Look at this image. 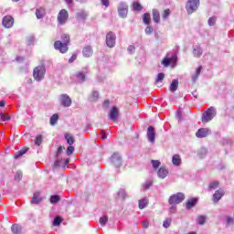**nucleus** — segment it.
Masks as SVG:
<instances>
[{
    "instance_id": "nucleus-1",
    "label": "nucleus",
    "mask_w": 234,
    "mask_h": 234,
    "mask_svg": "<svg viewBox=\"0 0 234 234\" xmlns=\"http://www.w3.org/2000/svg\"><path fill=\"white\" fill-rule=\"evenodd\" d=\"M61 39L63 42L57 40L54 43V48L56 50H59L61 54H65V52L69 50V43H70V37H69V35L67 34H63L61 36Z\"/></svg>"
},
{
    "instance_id": "nucleus-2",
    "label": "nucleus",
    "mask_w": 234,
    "mask_h": 234,
    "mask_svg": "<svg viewBox=\"0 0 234 234\" xmlns=\"http://www.w3.org/2000/svg\"><path fill=\"white\" fill-rule=\"evenodd\" d=\"M45 74H47V69L43 65L36 67L33 70V77L36 81L44 80Z\"/></svg>"
},
{
    "instance_id": "nucleus-3",
    "label": "nucleus",
    "mask_w": 234,
    "mask_h": 234,
    "mask_svg": "<svg viewBox=\"0 0 234 234\" xmlns=\"http://www.w3.org/2000/svg\"><path fill=\"white\" fill-rule=\"evenodd\" d=\"M215 116H217V110L213 107L208 108L202 115L203 123L211 122Z\"/></svg>"
},
{
    "instance_id": "nucleus-4",
    "label": "nucleus",
    "mask_w": 234,
    "mask_h": 234,
    "mask_svg": "<svg viewBox=\"0 0 234 234\" xmlns=\"http://www.w3.org/2000/svg\"><path fill=\"white\" fill-rule=\"evenodd\" d=\"M185 198H186V196L184 195V193L179 192V193L172 195L169 197L168 202H169L170 206H176V204H182V202H184Z\"/></svg>"
},
{
    "instance_id": "nucleus-5",
    "label": "nucleus",
    "mask_w": 234,
    "mask_h": 234,
    "mask_svg": "<svg viewBox=\"0 0 234 234\" xmlns=\"http://www.w3.org/2000/svg\"><path fill=\"white\" fill-rule=\"evenodd\" d=\"M176 53L168 52L165 58L162 60V65L164 67H168L169 65H175L176 63Z\"/></svg>"
},
{
    "instance_id": "nucleus-6",
    "label": "nucleus",
    "mask_w": 234,
    "mask_h": 234,
    "mask_svg": "<svg viewBox=\"0 0 234 234\" xmlns=\"http://www.w3.org/2000/svg\"><path fill=\"white\" fill-rule=\"evenodd\" d=\"M199 5L200 0H188L186 9L188 14H193V12H196L198 9Z\"/></svg>"
},
{
    "instance_id": "nucleus-7",
    "label": "nucleus",
    "mask_w": 234,
    "mask_h": 234,
    "mask_svg": "<svg viewBox=\"0 0 234 234\" xmlns=\"http://www.w3.org/2000/svg\"><path fill=\"white\" fill-rule=\"evenodd\" d=\"M118 14L120 17L125 18L127 17V14H129V5L125 4V2H121L118 5Z\"/></svg>"
},
{
    "instance_id": "nucleus-8",
    "label": "nucleus",
    "mask_w": 234,
    "mask_h": 234,
    "mask_svg": "<svg viewBox=\"0 0 234 234\" xmlns=\"http://www.w3.org/2000/svg\"><path fill=\"white\" fill-rule=\"evenodd\" d=\"M68 19H69V12H67L66 9L60 10L58 15V22L59 23V25H65Z\"/></svg>"
},
{
    "instance_id": "nucleus-9",
    "label": "nucleus",
    "mask_w": 234,
    "mask_h": 234,
    "mask_svg": "<svg viewBox=\"0 0 234 234\" xmlns=\"http://www.w3.org/2000/svg\"><path fill=\"white\" fill-rule=\"evenodd\" d=\"M106 44L110 48H112L116 45V35L112 32H109L106 35Z\"/></svg>"
},
{
    "instance_id": "nucleus-10",
    "label": "nucleus",
    "mask_w": 234,
    "mask_h": 234,
    "mask_svg": "<svg viewBox=\"0 0 234 234\" xmlns=\"http://www.w3.org/2000/svg\"><path fill=\"white\" fill-rule=\"evenodd\" d=\"M59 101L63 107H70L72 105V99L67 94L60 95Z\"/></svg>"
},
{
    "instance_id": "nucleus-11",
    "label": "nucleus",
    "mask_w": 234,
    "mask_h": 234,
    "mask_svg": "<svg viewBox=\"0 0 234 234\" xmlns=\"http://www.w3.org/2000/svg\"><path fill=\"white\" fill-rule=\"evenodd\" d=\"M147 138L148 142L151 144H154V140L156 138V132L154 131V127L149 126L147 130Z\"/></svg>"
},
{
    "instance_id": "nucleus-12",
    "label": "nucleus",
    "mask_w": 234,
    "mask_h": 234,
    "mask_svg": "<svg viewBox=\"0 0 234 234\" xmlns=\"http://www.w3.org/2000/svg\"><path fill=\"white\" fill-rule=\"evenodd\" d=\"M211 133V130L209 128H200L197 133V138H206V136H208V134Z\"/></svg>"
},
{
    "instance_id": "nucleus-13",
    "label": "nucleus",
    "mask_w": 234,
    "mask_h": 234,
    "mask_svg": "<svg viewBox=\"0 0 234 234\" xmlns=\"http://www.w3.org/2000/svg\"><path fill=\"white\" fill-rule=\"evenodd\" d=\"M2 23L5 28H12L14 26V17L6 16L3 18Z\"/></svg>"
},
{
    "instance_id": "nucleus-14",
    "label": "nucleus",
    "mask_w": 234,
    "mask_h": 234,
    "mask_svg": "<svg viewBox=\"0 0 234 234\" xmlns=\"http://www.w3.org/2000/svg\"><path fill=\"white\" fill-rule=\"evenodd\" d=\"M30 202L31 204H41V202H43V197H41V192H35Z\"/></svg>"
},
{
    "instance_id": "nucleus-15",
    "label": "nucleus",
    "mask_w": 234,
    "mask_h": 234,
    "mask_svg": "<svg viewBox=\"0 0 234 234\" xmlns=\"http://www.w3.org/2000/svg\"><path fill=\"white\" fill-rule=\"evenodd\" d=\"M118 114H120V111L116 108V106H113L109 113L110 120H112V122H116L118 120Z\"/></svg>"
},
{
    "instance_id": "nucleus-16",
    "label": "nucleus",
    "mask_w": 234,
    "mask_h": 234,
    "mask_svg": "<svg viewBox=\"0 0 234 234\" xmlns=\"http://www.w3.org/2000/svg\"><path fill=\"white\" fill-rule=\"evenodd\" d=\"M89 74V69L85 68L81 71H79L76 74V78L80 83H83L85 81V75Z\"/></svg>"
},
{
    "instance_id": "nucleus-17",
    "label": "nucleus",
    "mask_w": 234,
    "mask_h": 234,
    "mask_svg": "<svg viewBox=\"0 0 234 234\" xmlns=\"http://www.w3.org/2000/svg\"><path fill=\"white\" fill-rule=\"evenodd\" d=\"M69 162V158L59 159V157H58V159L54 163V165L55 167H65Z\"/></svg>"
},
{
    "instance_id": "nucleus-18",
    "label": "nucleus",
    "mask_w": 234,
    "mask_h": 234,
    "mask_svg": "<svg viewBox=\"0 0 234 234\" xmlns=\"http://www.w3.org/2000/svg\"><path fill=\"white\" fill-rule=\"evenodd\" d=\"M111 160H112V164L117 163V165H122V156L120 155V154L114 153L112 155Z\"/></svg>"
},
{
    "instance_id": "nucleus-19",
    "label": "nucleus",
    "mask_w": 234,
    "mask_h": 234,
    "mask_svg": "<svg viewBox=\"0 0 234 234\" xmlns=\"http://www.w3.org/2000/svg\"><path fill=\"white\" fill-rule=\"evenodd\" d=\"M224 195V190L219 189L215 192L213 195V202L217 203L220 198H222V196Z\"/></svg>"
},
{
    "instance_id": "nucleus-20",
    "label": "nucleus",
    "mask_w": 234,
    "mask_h": 234,
    "mask_svg": "<svg viewBox=\"0 0 234 234\" xmlns=\"http://www.w3.org/2000/svg\"><path fill=\"white\" fill-rule=\"evenodd\" d=\"M169 175V171L165 167H161L158 172L157 176L159 178H165Z\"/></svg>"
},
{
    "instance_id": "nucleus-21",
    "label": "nucleus",
    "mask_w": 234,
    "mask_h": 234,
    "mask_svg": "<svg viewBox=\"0 0 234 234\" xmlns=\"http://www.w3.org/2000/svg\"><path fill=\"white\" fill-rule=\"evenodd\" d=\"M149 205V199L147 197H144L139 200V209H145Z\"/></svg>"
},
{
    "instance_id": "nucleus-22",
    "label": "nucleus",
    "mask_w": 234,
    "mask_h": 234,
    "mask_svg": "<svg viewBox=\"0 0 234 234\" xmlns=\"http://www.w3.org/2000/svg\"><path fill=\"white\" fill-rule=\"evenodd\" d=\"M45 14H47V13L45 11V8H43V7L37 8L36 10V16H37V19H43V17H45Z\"/></svg>"
},
{
    "instance_id": "nucleus-23",
    "label": "nucleus",
    "mask_w": 234,
    "mask_h": 234,
    "mask_svg": "<svg viewBox=\"0 0 234 234\" xmlns=\"http://www.w3.org/2000/svg\"><path fill=\"white\" fill-rule=\"evenodd\" d=\"M198 201L197 198H192V199H189L187 202H186V209H191L192 207H195V206H197V202Z\"/></svg>"
},
{
    "instance_id": "nucleus-24",
    "label": "nucleus",
    "mask_w": 234,
    "mask_h": 234,
    "mask_svg": "<svg viewBox=\"0 0 234 234\" xmlns=\"http://www.w3.org/2000/svg\"><path fill=\"white\" fill-rule=\"evenodd\" d=\"M82 54H83L84 58H90V56H92V48H90L89 46L84 48Z\"/></svg>"
},
{
    "instance_id": "nucleus-25",
    "label": "nucleus",
    "mask_w": 234,
    "mask_h": 234,
    "mask_svg": "<svg viewBox=\"0 0 234 234\" xmlns=\"http://www.w3.org/2000/svg\"><path fill=\"white\" fill-rule=\"evenodd\" d=\"M172 163L174 165H180V164H182V158H180V155L178 154H175L172 158Z\"/></svg>"
},
{
    "instance_id": "nucleus-26",
    "label": "nucleus",
    "mask_w": 234,
    "mask_h": 234,
    "mask_svg": "<svg viewBox=\"0 0 234 234\" xmlns=\"http://www.w3.org/2000/svg\"><path fill=\"white\" fill-rule=\"evenodd\" d=\"M153 19L154 23H160V12L156 9L153 10Z\"/></svg>"
},
{
    "instance_id": "nucleus-27",
    "label": "nucleus",
    "mask_w": 234,
    "mask_h": 234,
    "mask_svg": "<svg viewBox=\"0 0 234 234\" xmlns=\"http://www.w3.org/2000/svg\"><path fill=\"white\" fill-rule=\"evenodd\" d=\"M133 12H142V5L140 2H133L132 6Z\"/></svg>"
},
{
    "instance_id": "nucleus-28",
    "label": "nucleus",
    "mask_w": 234,
    "mask_h": 234,
    "mask_svg": "<svg viewBox=\"0 0 234 234\" xmlns=\"http://www.w3.org/2000/svg\"><path fill=\"white\" fill-rule=\"evenodd\" d=\"M202 72V66H199L197 70L196 73L192 76V81H197L198 80V76H200V73Z\"/></svg>"
},
{
    "instance_id": "nucleus-29",
    "label": "nucleus",
    "mask_w": 234,
    "mask_h": 234,
    "mask_svg": "<svg viewBox=\"0 0 234 234\" xmlns=\"http://www.w3.org/2000/svg\"><path fill=\"white\" fill-rule=\"evenodd\" d=\"M65 139L67 141V144H69V145H73L74 144V136H72V134L66 133L65 134Z\"/></svg>"
},
{
    "instance_id": "nucleus-30",
    "label": "nucleus",
    "mask_w": 234,
    "mask_h": 234,
    "mask_svg": "<svg viewBox=\"0 0 234 234\" xmlns=\"http://www.w3.org/2000/svg\"><path fill=\"white\" fill-rule=\"evenodd\" d=\"M11 230H12V233H14V234H20L21 233V226H19L18 224H14L11 227Z\"/></svg>"
},
{
    "instance_id": "nucleus-31",
    "label": "nucleus",
    "mask_w": 234,
    "mask_h": 234,
    "mask_svg": "<svg viewBox=\"0 0 234 234\" xmlns=\"http://www.w3.org/2000/svg\"><path fill=\"white\" fill-rule=\"evenodd\" d=\"M178 89V80H174L170 85L169 90L171 92H175Z\"/></svg>"
},
{
    "instance_id": "nucleus-32",
    "label": "nucleus",
    "mask_w": 234,
    "mask_h": 234,
    "mask_svg": "<svg viewBox=\"0 0 234 234\" xmlns=\"http://www.w3.org/2000/svg\"><path fill=\"white\" fill-rule=\"evenodd\" d=\"M193 54L196 58H200L201 54H202V48H200L199 46H197L194 50H193Z\"/></svg>"
},
{
    "instance_id": "nucleus-33",
    "label": "nucleus",
    "mask_w": 234,
    "mask_h": 234,
    "mask_svg": "<svg viewBox=\"0 0 234 234\" xmlns=\"http://www.w3.org/2000/svg\"><path fill=\"white\" fill-rule=\"evenodd\" d=\"M27 151H28V148H24L18 152H16L15 154V158L16 160H17V158H21V156H23V154H27Z\"/></svg>"
},
{
    "instance_id": "nucleus-34",
    "label": "nucleus",
    "mask_w": 234,
    "mask_h": 234,
    "mask_svg": "<svg viewBox=\"0 0 234 234\" xmlns=\"http://www.w3.org/2000/svg\"><path fill=\"white\" fill-rule=\"evenodd\" d=\"M143 21L144 25H149L151 23V15L145 13L143 16Z\"/></svg>"
},
{
    "instance_id": "nucleus-35",
    "label": "nucleus",
    "mask_w": 234,
    "mask_h": 234,
    "mask_svg": "<svg viewBox=\"0 0 234 234\" xmlns=\"http://www.w3.org/2000/svg\"><path fill=\"white\" fill-rule=\"evenodd\" d=\"M58 120H59L58 113L53 114L50 118V125H56V123H58Z\"/></svg>"
},
{
    "instance_id": "nucleus-36",
    "label": "nucleus",
    "mask_w": 234,
    "mask_h": 234,
    "mask_svg": "<svg viewBox=\"0 0 234 234\" xmlns=\"http://www.w3.org/2000/svg\"><path fill=\"white\" fill-rule=\"evenodd\" d=\"M107 222H109V217H107V215H104L100 218L101 226H105V224H107Z\"/></svg>"
},
{
    "instance_id": "nucleus-37",
    "label": "nucleus",
    "mask_w": 234,
    "mask_h": 234,
    "mask_svg": "<svg viewBox=\"0 0 234 234\" xmlns=\"http://www.w3.org/2000/svg\"><path fill=\"white\" fill-rule=\"evenodd\" d=\"M49 200L51 204H58V202H59V196L58 195L51 196Z\"/></svg>"
},
{
    "instance_id": "nucleus-38",
    "label": "nucleus",
    "mask_w": 234,
    "mask_h": 234,
    "mask_svg": "<svg viewBox=\"0 0 234 234\" xmlns=\"http://www.w3.org/2000/svg\"><path fill=\"white\" fill-rule=\"evenodd\" d=\"M118 197H119L120 198H122V200L125 199V198H127V193H125V189H121V190H119V192H118Z\"/></svg>"
},
{
    "instance_id": "nucleus-39",
    "label": "nucleus",
    "mask_w": 234,
    "mask_h": 234,
    "mask_svg": "<svg viewBox=\"0 0 234 234\" xmlns=\"http://www.w3.org/2000/svg\"><path fill=\"white\" fill-rule=\"evenodd\" d=\"M98 96H100V93L98 91H93L90 97V101H96V100H98Z\"/></svg>"
},
{
    "instance_id": "nucleus-40",
    "label": "nucleus",
    "mask_w": 234,
    "mask_h": 234,
    "mask_svg": "<svg viewBox=\"0 0 234 234\" xmlns=\"http://www.w3.org/2000/svg\"><path fill=\"white\" fill-rule=\"evenodd\" d=\"M63 219H61V217L57 216L53 220V226H59L61 224Z\"/></svg>"
},
{
    "instance_id": "nucleus-41",
    "label": "nucleus",
    "mask_w": 234,
    "mask_h": 234,
    "mask_svg": "<svg viewBox=\"0 0 234 234\" xmlns=\"http://www.w3.org/2000/svg\"><path fill=\"white\" fill-rule=\"evenodd\" d=\"M10 120V117L6 113H0V121L1 122H8Z\"/></svg>"
},
{
    "instance_id": "nucleus-42",
    "label": "nucleus",
    "mask_w": 234,
    "mask_h": 234,
    "mask_svg": "<svg viewBox=\"0 0 234 234\" xmlns=\"http://www.w3.org/2000/svg\"><path fill=\"white\" fill-rule=\"evenodd\" d=\"M197 224H199L200 226L206 224V216H199L197 218Z\"/></svg>"
},
{
    "instance_id": "nucleus-43",
    "label": "nucleus",
    "mask_w": 234,
    "mask_h": 234,
    "mask_svg": "<svg viewBox=\"0 0 234 234\" xmlns=\"http://www.w3.org/2000/svg\"><path fill=\"white\" fill-rule=\"evenodd\" d=\"M42 143H43V136L42 135H37L36 137V140H35V144L39 146V145H41Z\"/></svg>"
},
{
    "instance_id": "nucleus-44",
    "label": "nucleus",
    "mask_w": 234,
    "mask_h": 234,
    "mask_svg": "<svg viewBox=\"0 0 234 234\" xmlns=\"http://www.w3.org/2000/svg\"><path fill=\"white\" fill-rule=\"evenodd\" d=\"M218 187V182L213 181L209 184L208 189L211 191V189H217Z\"/></svg>"
},
{
    "instance_id": "nucleus-45",
    "label": "nucleus",
    "mask_w": 234,
    "mask_h": 234,
    "mask_svg": "<svg viewBox=\"0 0 234 234\" xmlns=\"http://www.w3.org/2000/svg\"><path fill=\"white\" fill-rule=\"evenodd\" d=\"M169 16H171V10L165 9L163 12L162 17H163V19H167L169 17Z\"/></svg>"
},
{
    "instance_id": "nucleus-46",
    "label": "nucleus",
    "mask_w": 234,
    "mask_h": 234,
    "mask_svg": "<svg viewBox=\"0 0 234 234\" xmlns=\"http://www.w3.org/2000/svg\"><path fill=\"white\" fill-rule=\"evenodd\" d=\"M23 178V173L22 172H16L15 175V180L16 182H19Z\"/></svg>"
},
{
    "instance_id": "nucleus-47",
    "label": "nucleus",
    "mask_w": 234,
    "mask_h": 234,
    "mask_svg": "<svg viewBox=\"0 0 234 234\" xmlns=\"http://www.w3.org/2000/svg\"><path fill=\"white\" fill-rule=\"evenodd\" d=\"M215 23H217V17L216 16H211L208 19V25L209 27H215Z\"/></svg>"
},
{
    "instance_id": "nucleus-48",
    "label": "nucleus",
    "mask_w": 234,
    "mask_h": 234,
    "mask_svg": "<svg viewBox=\"0 0 234 234\" xmlns=\"http://www.w3.org/2000/svg\"><path fill=\"white\" fill-rule=\"evenodd\" d=\"M151 186H153V181L148 180V181H146V182L143 185V187H144V191H146V189H149V187H151Z\"/></svg>"
},
{
    "instance_id": "nucleus-49",
    "label": "nucleus",
    "mask_w": 234,
    "mask_h": 234,
    "mask_svg": "<svg viewBox=\"0 0 234 234\" xmlns=\"http://www.w3.org/2000/svg\"><path fill=\"white\" fill-rule=\"evenodd\" d=\"M152 165L154 167V169H158V167H160V161L158 160H152Z\"/></svg>"
},
{
    "instance_id": "nucleus-50",
    "label": "nucleus",
    "mask_w": 234,
    "mask_h": 234,
    "mask_svg": "<svg viewBox=\"0 0 234 234\" xmlns=\"http://www.w3.org/2000/svg\"><path fill=\"white\" fill-rule=\"evenodd\" d=\"M164 78H165V74L164 73H159L157 75V78L155 80L156 83H160V81H162L164 80Z\"/></svg>"
},
{
    "instance_id": "nucleus-51",
    "label": "nucleus",
    "mask_w": 234,
    "mask_h": 234,
    "mask_svg": "<svg viewBox=\"0 0 234 234\" xmlns=\"http://www.w3.org/2000/svg\"><path fill=\"white\" fill-rule=\"evenodd\" d=\"M163 226H164V228H169V226H171V218H166L165 221H164V223H163Z\"/></svg>"
},
{
    "instance_id": "nucleus-52",
    "label": "nucleus",
    "mask_w": 234,
    "mask_h": 234,
    "mask_svg": "<svg viewBox=\"0 0 234 234\" xmlns=\"http://www.w3.org/2000/svg\"><path fill=\"white\" fill-rule=\"evenodd\" d=\"M77 17H78V19H85V17H87V13H85V12L78 13Z\"/></svg>"
},
{
    "instance_id": "nucleus-53",
    "label": "nucleus",
    "mask_w": 234,
    "mask_h": 234,
    "mask_svg": "<svg viewBox=\"0 0 234 234\" xmlns=\"http://www.w3.org/2000/svg\"><path fill=\"white\" fill-rule=\"evenodd\" d=\"M72 153H74V146L69 145V146L68 147V149H67V154H68L69 156H70V154H72Z\"/></svg>"
},
{
    "instance_id": "nucleus-54",
    "label": "nucleus",
    "mask_w": 234,
    "mask_h": 234,
    "mask_svg": "<svg viewBox=\"0 0 234 234\" xmlns=\"http://www.w3.org/2000/svg\"><path fill=\"white\" fill-rule=\"evenodd\" d=\"M200 153L199 155H200V158H204V156H206V154H207V150L206 148H202L200 150Z\"/></svg>"
},
{
    "instance_id": "nucleus-55",
    "label": "nucleus",
    "mask_w": 234,
    "mask_h": 234,
    "mask_svg": "<svg viewBox=\"0 0 234 234\" xmlns=\"http://www.w3.org/2000/svg\"><path fill=\"white\" fill-rule=\"evenodd\" d=\"M153 27L151 26H148L146 28H145V34L147 35H150V34H153Z\"/></svg>"
},
{
    "instance_id": "nucleus-56",
    "label": "nucleus",
    "mask_w": 234,
    "mask_h": 234,
    "mask_svg": "<svg viewBox=\"0 0 234 234\" xmlns=\"http://www.w3.org/2000/svg\"><path fill=\"white\" fill-rule=\"evenodd\" d=\"M109 105H111V101L109 100H105L102 104V107L103 109H109Z\"/></svg>"
},
{
    "instance_id": "nucleus-57",
    "label": "nucleus",
    "mask_w": 234,
    "mask_h": 234,
    "mask_svg": "<svg viewBox=\"0 0 234 234\" xmlns=\"http://www.w3.org/2000/svg\"><path fill=\"white\" fill-rule=\"evenodd\" d=\"M169 213H176V205H172L169 208Z\"/></svg>"
},
{
    "instance_id": "nucleus-58",
    "label": "nucleus",
    "mask_w": 234,
    "mask_h": 234,
    "mask_svg": "<svg viewBox=\"0 0 234 234\" xmlns=\"http://www.w3.org/2000/svg\"><path fill=\"white\" fill-rule=\"evenodd\" d=\"M77 58H78V55L73 54L71 58L69 59V63H74V61H76Z\"/></svg>"
},
{
    "instance_id": "nucleus-59",
    "label": "nucleus",
    "mask_w": 234,
    "mask_h": 234,
    "mask_svg": "<svg viewBox=\"0 0 234 234\" xmlns=\"http://www.w3.org/2000/svg\"><path fill=\"white\" fill-rule=\"evenodd\" d=\"M101 5H103V6L108 8V6L110 5L109 0H101Z\"/></svg>"
},
{
    "instance_id": "nucleus-60",
    "label": "nucleus",
    "mask_w": 234,
    "mask_h": 234,
    "mask_svg": "<svg viewBox=\"0 0 234 234\" xmlns=\"http://www.w3.org/2000/svg\"><path fill=\"white\" fill-rule=\"evenodd\" d=\"M142 226L143 228H145V229L149 228V221L148 220L143 221Z\"/></svg>"
},
{
    "instance_id": "nucleus-61",
    "label": "nucleus",
    "mask_w": 234,
    "mask_h": 234,
    "mask_svg": "<svg viewBox=\"0 0 234 234\" xmlns=\"http://www.w3.org/2000/svg\"><path fill=\"white\" fill-rule=\"evenodd\" d=\"M63 149H65V148H62L61 146H59V147L58 148V151H57V158H59V154H60V153H63Z\"/></svg>"
},
{
    "instance_id": "nucleus-62",
    "label": "nucleus",
    "mask_w": 234,
    "mask_h": 234,
    "mask_svg": "<svg viewBox=\"0 0 234 234\" xmlns=\"http://www.w3.org/2000/svg\"><path fill=\"white\" fill-rule=\"evenodd\" d=\"M128 52H129L130 54H133V52H134V46H130V47L128 48Z\"/></svg>"
},
{
    "instance_id": "nucleus-63",
    "label": "nucleus",
    "mask_w": 234,
    "mask_h": 234,
    "mask_svg": "<svg viewBox=\"0 0 234 234\" xmlns=\"http://www.w3.org/2000/svg\"><path fill=\"white\" fill-rule=\"evenodd\" d=\"M227 224H233V218L228 217L227 218Z\"/></svg>"
},
{
    "instance_id": "nucleus-64",
    "label": "nucleus",
    "mask_w": 234,
    "mask_h": 234,
    "mask_svg": "<svg viewBox=\"0 0 234 234\" xmlns=\"http://www.w3.org/2000/svg\"><path fill=\"white\" fill-rule=\"evenodd\" d=\"M0 107H5V101H0Z\"/></svg>"
}]
</instances>
